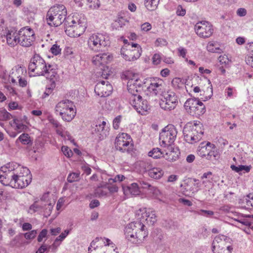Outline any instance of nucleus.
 <instances>
[{
    "mask_svg": "<svg viewBox=\"0 0 253 253\" xmlns=\"http://www.w3.org/2000/svg\"><path fill=\"white\" fill-rule=\"evenodd\" d=\"M127 90L130 94L129 103L139 114L143 115L150 109V107L146 99L142 98L141 92L143 90L142 82L137 75L128 79L127 84Z\"/></svg>",
    "mask_w": 253,
    "mask_h": 253,
    "instance_id": "obj_1",
    "label": "nucleus"
},
{
    "mask_svg": "<svg viewBox=\"0 0 253 253\" xmlns=\"http://www.w3.org/2000/svg\"><path fill=\"white\" fill-rule=\"evenodd\" d=\"M29 72L34 73L37 76H45L52 81L57 75L55 66L47 64L44 60L39 54H35L31 59L29 64Z\"/></svg>",
    "mask_w": 253,
    "mask_h": 253,
    "instance_id": "obj_2",
    "label": "nucleus"
},
{
    "mask_svg": "<svg viewBox=\"0 0 253 253\" xmlns=\"http://www.w3.org/2000/svg\"><path fill=\"white\" fill-rule=\"evenodd\" d=\"M65 32L70 37H77L82 35L86 28L84 18H79L75 15L72 18H67L64 23Z\"/></svg>",
    "mask_w": 253,
    "mask_h": 253,
    "instance_id": "obj_3",
    "label": "nucleus"
},
{
    "mask_svg": "<svg viewBox=\"0 0 253 253\" xmlns=\"http://www.w3.org/2000/svg\"><path fill=\"white\" fill-rule=\"evenodd\" d=\"M67 10L63 4H57L51 7L46 14L47 23L51 26L57 27L66 19Z\"/></svg>",
    "mask_w": 253,
    "mask_h": 253,
    "instance_id": "obj_4",
    "label": "nucleus"
},
{
    "mask_svg": "<svg viewBox=\"0 0 253 253\" xmlns=\"http://www.w3.org/2000/svg\"><path fill=\"white\" fill-rule=\"evenodd\" d=\"M144 225L139 221L131 222L125 228L126 239L133 244H139L146 235L143 233Z\"/></svg>",
    "mask_w": 253,
    "mask_h": 253,
    "instance_id": "obj_5",
    "label": "nucleus"
},
{
    "mask_svg": "<svg viewBox=\"0 0 253 253\" xmlns=\"http://www.w3.org/2000/svg\"><path fill=\"white\" fill-rule=\"evenodd\" d=\"M184 140L190 144L199 141L202 138L204 130L201 125L197 123H188L183 129Z\"/></svg>",
    "mask_w": 253,
    "mask_h": 253,
    "instance_id": "obj_6",
    "label": "nucleus"
},
{
    "mask_svg": "<svg viewBox=\"0 0 253 253\" xmlns=\"http://www.w3.org/2000/svg\"><path fill=\"white\" fill-rule=\"evenodd\" d=\"M109 38L106 34L97 33L91 35L87 41L89 48L94 51H104L105 48L110 45Z\"/></svg>",
    "mask_w": 253,
    "mask_h": 253,
    "instance_id": "obj_7",
    "label": "nucleus"
},
{
    "mask_svg": "<svg viewBox=\"0 0 253 253\" xmlns=\"http://www.w3.org/2000/svg\"><path fill=\"white\" fill-rule=\"evenodd\" d=\"M232 242V239L225 235H217L212 243V252L213 253H231L233 250L231 246Z\"/></svg>",
    "mask_w": 253,
    "mask_h": 253,
    "instance_id": "obj_8",
    "label": "nucleus"
},
{
    "mask_svg": "<svg viewBox=\"0 0 253 253\" xmlns=\"http://www.w3.org/2000/svg\"><path fill=\"white\" fill-rule=\"evenodd\" d=\"M18 165L11 163L7 164L0 169V182L5 186L11 187V183L14 181L16 176V171L18 170Z\"/></svg>",
    "mask_w": 253,
    "mask_h": 253,
    "instance_id": "obj_9",
    "label": "nucleus"
},
{
    "mask_svg": "<svg viewBox=\"0 0 253 253\" xmlns=\"http://www.w3.org/2000/svg\"><path fill=\"white\" fill-rule=\"evenodd\" d=\"M18 170L16 171V177L11 183L14 188L22 189L27 187L32 181V175L30 170L26 167H21L18 165Z\"/></svg>",
    "mask_w": 253,
    "mask_h": 253,
    "instance_id": "obj_10",
    "label": "nucleus"
},
{
    "mask_svg": "<svg viewBox=\"0 0 253 253\" xmlns=\"http://www.w3.org/2000/svg\"><path fill=\"white\" fill-rule=\"evenodd\" d=\"M184 107L188 113L197 118L206 112L205 106L198 98L188 99L185 102Z\"/></svg>",
    "mask_w": 253,
    "mask_h": 253,
    "instance_id": "obj_11",
    "label": "nucleus"
},
{
    "mask_svg": "<svg viewBox=\"0 0 253 253\" xmlns=\"http://www.w3.org/2000/svg\"><path fill=\"white\" fill-rule=\"evenodd\" d=\"M121 55L126 61H133L138 59L142 53V49L137 43L131 42L124 45L121 50Z\"/></svg>",
    "mask_w": 253,
    "mask_h": 253,
    "instance_id": "obj_12",
    "label": "nucleus"
},
{
    "mask_svg": "<svg viewBox=\"0 0 253 253\" xmlns=\"http://www.w3.org/2000/svg\"><path fill=\"white\" fill-rule=\"evenodd\" d=\"M177 133V130L174 126L169 125L166 126L159 135L161 145L165 147L170 146L175 140Z\"/></svg>",
    "mask_w": 253,
    "mask_h": 253,
    "instance_id": "obj_13",
    "label": "nucleus"
},
{
    "mask_svg": "<svg viewBox=\"0 0 253 253\" xmlns=\"http://www.w3.org/2000/svg\"><path fill=\"white\" fill-rule=\"evenodd\" d=\"M132 139L126 133L119 134L115 139V148L122 153H129L132 149Z\"/></svg>",
    "mask_w": 253,
    "mask_h": 253,
    "instance_id": "obj_14",
    "label": "nucleus"
},
{
    "mask_svg": "<svg viewBox=\"0 0 253 253\" xmlns=\"http://www.w3.org/2000/svg\"><path fill=\"white\" fill-rule=\"evenodd\" d=\"M34 31L27 27H24L19 31L18 43L24 47H29L35 41Z\"/></svg>",
    "mask_w": 253,
    "mask_h": 253,
    "instance_id": "obj_15",
    "label": "nucleus"
},
{
    "mask_svg": "<svg viewBox=\"0 0 253 253\" xmlns=\"http://www.w3.org/2000/svg\"><path fill=\"white\" fill-rule=\"evenodd\" d=\"M109 58L110 56L109 55L104 53L96 55L93 56L92 58L93 63L96 66H98L101 71V72H99V74H101L103 78L105 79L109 75V74H108L109 68L105 64L107 63Z\"/></svg>",
    "mask_w": 253,
    "mask_h": 253,
    "instance_id": "obj_16",
    "label": "nucleus"
},
{
    "mask_svg": "<svg viewBox=\"0 0 253 253\" xmlns=\"http://www.w3.org/2000/svg\"><path fill=\"white\" fill-rule=\"evenodd\" d=\"M194 29L196 34L203 38L211 37L213 33L212 25L206 21L197 22L195 25Z\"/></svg>",
    "mask_w": 253,
    "mask_h": 253,
    "instance_id": "obj_17",
    "label": "nucleus"
},
{
    "mask_svg": "<svg viewBox=\"0 0 253 253\" xmlns=\"http://www.w3.org/2000/svg\"><path fill=\"white\" fill-rule=\"evenodd\" d=\"M177 97L173 91H168L166 94L164 100H161L160 105L165 110H171L174 109L177 105Z\"/></svg>",
    "mask_w": 253,
    "mask_h": 253,
    "instance_id": "obj_18",
    "label": "nucleus"
},
{
    "mask_svg": "<svg viewBox=\"0 0 253 253\" xmlns=\"http://www.w3.org/2000/svg\"><path fill=\"white\" fill-rule=\"evenodd\" d=\"M113 90L112 85L106 81L98 82L94 87L95 93L100 97L109 96Z\"/></svg>",
    "mask_w": 253,
    "mask_h": 253,
    "instance_id": "obj_19",
    "label": "nucleus"
},
{
    "mask_svg": "<svg viewBox=\"0 0 253 253\" xmlns=\"http://www.w3.org/2000/svg\"><path fill=\"white\" fill-rule=\"evenodd\" d=\"M136 214L139 216L140 219H144L147 223L153 225L157 221V216L155 211L150 209L146 210L145 208L140 209L136 211Z\"/></svg>",
    "mask_w": 253,
    "mask_h": 253,
    "instance_id": "obj_20",
    "label": "nucleus"
},
{
    "mask_svg": "<svg viewBox=\"0 0 253 253\" xmlns=\"http://www.w3.org/2000/svg\"><path fill=\"white\" fill-rule=\"evenodd\" d=\"M147 89L150 93L155 95L162 94L164 90L162 81L159 79L151 80Z\"/></svg>",
    "mask_w": 253,
    "mask_h": 253,
    "instance_id": "obj_21",
    "label": "nucleus"
},
{
    "mask_svg": "<svg viewBox=\"0 0 253 253\" xmlns=\"http://www.w3.org/2000/svg\"><path fill=\"white\" fill-rule=\"evenodd\" d=\"M214 145L208 142L206 143L204 142L201 143L197 149V154L202 157H208L210 149H215Z\"/></svg>",
    "mask_w": 253,
    "mask_h": 253,
    "instance_id": "obj_22",
    "label": "nucleus"
},
{
    "mask_svg": "<svg viewBox=\"0 0 253 253\" xmlns=\"http://www.w3.org/2000/svg\"><path fill=\"white\" fill-rule=\"evenodd\" d=\"M7 43L11 47H14L19 42V32L15 30H8L6 34Z\"/></svg>",
    "mask_w": 253,
    "mask_h": 253,
    "instance_id": "obj_23",
    "label": "nucleus"
},
{
    "mask_svg": "<svg viewBox=\"0 0 253 253\" xmlns=\"http://www.w3.org/2000/svg\"><path fill=\"white\" fill-rule=\"evenodd\" d=\"M73 102L68 99H64L59 102L55 107V113L60 115L61 114H63L65 111L71 108L72 106Z\"/></svg>",
    "mask_w": 253,
    "mask_h": 253,
    "instance_id": "obj_24",
    "label": "nucleus"
},
{
    "mask_svg": "<svg viewBox=\"0 0 253 253\" xmlns=\"http://www.w3.org/2000/svg\"><path fill=\"white\" fill-rule=\"evenodd\" d=\"M124 193L126 196H137L139 195L140 191L136 183H133L130 185H123Z\"/></svg>",
    "mask_w": 253,
    "mask_h": 253,
    "instance_id": "obj_25",
    "label": "nucleus"
},
{
    "mask_svg": "<svg viewBox=\"0 0 253 253\" xmlns=\"http://www.w3.org/2000/svg\"><path fill=\"white\" fill-rule=\"evenodd\" d=\"M242 217H253V214L252 215L249 214L244 215L242 213L238 212V223L241 224L242 225H246L247 227L243 230L247 233L249 234L250 231V228L253 230V225L247 219H242Z\"/></svg>",
    "mask_w": 253,
    "mask_h": 253,
    "instance_id": "obj_26",
    "label": "nucleus"
},
{
    "mask_svg": "<svg viewBox=\"0 0 253 253\" xmlns=\"http://www.w3.org/2000/svg\"><path fill=\"white\" fill-rule=\"evenodd\" d=\"M239 203L240 204V208L242 209L248 210L253 208V193L247 195L243 199H240Z\"/></svg>",
    "mask_w": 253,
    "mask_h": 253,
    "instance_id": "obj_27",
    "label": "nucleus"
},
{
    "mask_svg": "<svg viewBox=\"0 0 253 253\" xmlns=\"http://www.w3.org/2000/svg\"><path fill=\"white\" fill-rule=\"evenodd\" d=\"M75 106L74 103L72 104V106L71 107V108H69V109L66 110L63 114H61L60 116L61 117L62 119L66 122H70L75 117L76 112L74 109Z\"/></svg>",
    "mask_w": 253,
    "mask_h": 253,
    "instance_id": "obj_28",
    "label": "nucleus"
},
{
    "mask_svg": "<svg viewBox=\"0 0 253 253\" xmlns=\"http://www.w3.org/2000/svg\"><path fill=\"white\" fill-rule=\"evenodd\" d=\"M10 126L16 131L20 132L27 128V126L24 125L21 121L14 117L13 120L9 122Z\"/></svg>",
    "mask_w": 253,
    "mask_h": 253,
    "instance_id": "obj_29",
    "label": "nucleus"
},
{
    "mask_svg": "<svg viewBox=\"0 0 253 253\" xmlns=\"http://www.w3.org/2000/svg\"><path fill=\"white\" fill-rule=\"evenodd\" d=\"M179 154L180 152L178 150H175L171 148L170 150L166 152L164 157L169 162H174L178 159Z\"/></svg>",
    "mask_w": 253,
    "mask_h": 253,
    "instance_id": "obj_30",
    "label": "nucleus"
},
{
    "mask_svg": "<svg viewBox=\"0 0 253 253\" xmlns=\"http://www.w3.org/2000/svg\"><path fill=\"white\" fill-rule=\"evenodd\" d=\"M148 173L150 177L156 179H160L164 174V171L161 168L155 167H152Z\"/></svg>",
    "mask_w": 253,
    "mask_h": 253,
    "instance_id": "obj_31",
    "label": "nucleus"
},
{
    "mask_svg": "<svg viewBox=\"0 0 253 253\" xmlns=\"http://www.w3.org/2000/svg\"><path fill=\"white\" fill-rule=\"evenodd\" d=\"M108 192L105 186V184H100L94 190V195L97 197L106 196Z\"/></svg>",
    "mask_w": 253,
    "mask_h": 253,
    "instance_id": "obj_32",
    "label": "nucleus"
},
{
    "mask_svg": "<svg viewBox=\"0 0 253 253\" xmlns=\"http://www.w3.org/2000/svg\"><path fill=\"white\" fill-rule=\"evenodd\" d=\"M106 125V122L103 121L101 124L96 125L95 126V131L102 137L106 136L108 133L107 128H106L105 127Z\"/></svg>",
    "mask_w": 253,
    "mask_h": 253,
    "instance_id": "obj_33",
    "label": "nucleus"
},
{
    "mask_svg": "<svg viewBox=\"0 0 253 253\" xmlns=\"http://www.w3.org/2000/svg\"><path fill=\"white\" fill-rule=\"evenodd\" d=\"M18 141H20L24 145H31L32 144V140L29 134L25 133H22L19 136L18 139L16 140V143H17Z\"/></svg>",
    "mask_w": 253,
    "mask_h": 253,
    "instance_id": "obj_34",
    "label": "nucleus"
},
{
    "mask_svg": "<svg viewBox=\"0 0 253 253\" xmlns=\"http://www.w3.org/2000/svg\"><path fill=\"white\" fill-rule=\"evenodd\" d=\"M190 183L193 184L197 188H199L201 186L199 180L196 178H191L187 182V185L185 186L186 187L185 188L187 191L189 190L190 191H192L193 193L197 192L198 191V189H197L196 190H194L193 188L192 189L191 187H189V184Z\"/></svg>",
    "mask_w": 253,
    "mask_h": 253,
    "instance_id": "obj_35",
    "label": "nucleus"
},
{
    "mask_svg": "<svg viewBox=\"0 0 253 253\" xmlns=\"http://www.w3.org/2000/svg\"><path fill=\"white\" fill-rule=\"evenodd\" d=\"M160 0H145V6L149 10H155L158 5Z\"/></svg>",
    "mask_w": 253,
    "mask_h": 253,
    "instance_id": "obj_36",
    "label": "nucleus"
},
{
    "mask_svg": "<svg viewBox=\"0 0 253 253\" xmlns=\"http://www.w3.org/2000/svg\"><path fill=\"white\" fill-rule=\"evenodd\" d=\"M207 48V50L211 52L220 53L221 51L217 42H210L208 43Z\"/></svg>",
    "mask_w": 253,
    "mask_h": 253,
    "instance_id": "obj_37",
    "label": "nucleus"
},
{
    "mask_svg": "<svg viewBox=\"0 0 253 253\" xmlns=\"http://www.w3.org/2000/svg\"><path fill=\"white\" fill-rule=\"evenodd\" d=\"M209 84L210 86L207 88L206 91H204L203 94H201V95L204 96V97H202L201 99L203 101H206L211 98L212 95V87L211 84V83L210 80H208Z\"/></svg>",
    "mask_w": 253,
    "mask_h": 253,
    "instance_id": "obj_38",
    "label": "nucleus"
},
{
    "mask_svg": "<svg viewBox=\"0 0 253 253\" xmlns=\"http://www.w3.org/2000/svg\"><path fill=\"white\" fill-rule=\"evenodd\" d=\"M149 156L153 157L154 159H159L164 157L163 153L161 151L160 149L156 148L153 149L149 152Z\"/></svg>",
    "mask_w": 253,
    "mask_h": 253,
    "instance_id": "obj_39",
    "label": "nucleus"
},
{
    "mask_svg": "<svg viewBox=\"0 0 253 253\" xmlns=\"http://www.w3.org/2000/svg\"><path fill=\"white\" fill-rule=\"evenodd\" d=\"M14 117L5 109L0 110V121H5L13 119Z\"/></svg>",
    "mask_w": 253,
    "mask_h": 253,
    "instance_id": "obj_40",
    "label": "nucleus"
},
{
    "mask_svg": "<svg viewBox=\"0 0 253 253\" xmlns=\"http://www.w3.org/2000/svg\"><path fill=\"white\" fill-rule=\"evenodd\" d=\"M85 4L88 5V7L92 9L98 8L100 6L99 0H85Z\"/></svg>",
    "mask_w": 253,
    "mask_h": 253,
    "instance_id": "obj_41",
    "label": "nucleus"
},
{
    "mask_svg": "<svg viewBox=\"0 0 253 253\" xmlns=\"http://www.w3.org/2000/svg\"><path fill=\"white\" fill-rule=\"evenodd\" d=\"M55 203V202L53 201V203L50 202L48 203L47 205L44 204V206L45 207L44 210V216L45 217L49 216L52 211L53 205Z\"/></svg>",
    "mask_w": 253,
    "mask_h": 253,
    "instance_id": "obj_42",
    "label": "nucleus"
},
{
    "mask_svg": "<svg viewBox=\"0 0 253 253\" xmlns=\"http://www.w3.org/2000/svg\"><path fill=\"white\" fill-rule=\"evenodd\" d=\"M140 167L145 171H149L150 169L153 167L151 162L149 160H146L144 161H142L140 163Z\"/></svg>",
    "mask_w": 253,
    "mask_h": 253,
    "instance_id": "obj_43",
    "label": "nucleus"
},
{
    "mask_svg": "<svg viewBox=\"0 0 253 253\" xmlns=\"http://www.w3.org/2000/svg\"><path fill=\"white\" fill-rule=\"evenodd\" d=\"M251 169V166L238 165V174L242 175L243 173H248Z\"/></svg>",
    "mask_w": 253,
    "mask_h": 253,
    "instance_id": "obj_44",
    "label": "nucleus"
},
{
    "mask_svg": "<svg viewBox=\"0 0 253 253\" xmlns=\"http://www.w3.org/2000/svg\"><path fill=\"white\" fill-rule=\"evenodd\" d=\"M109 184V180L108 182L104 184L106 188H107V191H109L111 193H114L117 192L118 191V187L116 184Z\"/></svg>",
    "mask_w": 253,
    "mask_h": 253,
    "instance_id": "obj_45",
    "label": "nucleus"
},
{
    "mask_svg": "<svg viewBox=\"0 0 253 253\" xmlns=\"http://www.w3.org/2000/svg\"><path fill=\"white\" fill-rule=\"evenodd\" d=\"M80 173L77 172H72L69 174L67 177V181L70 183L77 181L79 180Z\"/></svg>",
    "mask_w": 253,
    "mask_h": 253,
    "instance_id": "obj_46",
    "label": "nucleus"
},
{
    "mask_svg": "<svg viewBox=\"0 0 253 253\" xmlns=\"http://www.w3.org/2000/svg\"><path fill=\"white\" fill-rule=\"evenodd\" d=\"M142 188H149L151 190H153L154 193L156 195H158L160 193V191L157 188L151 186L150 184L147 182L143 181L141 183Z\"/></svg>",
    "mask_w": 253,
    "mask_h": 253,
    "instance_id": "obj_47",
    "label": "nucleus"
},
{
    "mask_svg": "<svg viewBox=\"0 0 253 253\" xmlns=\"http://www.w3.org/2000/svg\"><path fill=\"white\" fill-rule=\"evenodd\" d=\"M51 81L52 83L50 84V86L46 88L45 90L43 93V97L44 98L48 96L52 93L53 88L55 87V81H53V79Z\"/></svg>",
    "mask_w": 253,
    "mask_h": 253,
    "instance_id": "obj_48",
    "label": "nucleus"
},
{
    "mask_svg": "<svg viewBox=\"0 0 253 253\" xmlns=\"http://www.w3.org/2000/svg\"><path fill=\"white\" fill-rule=\"evenodd\" d=\"M37 233V230H33L30 232L24 233V236L27 240H32L35 238Z\"/></svg>",
    "mask_w": 253,
    "mask_h": 253,
    "instance_id": "obj_49",
    "label": "nucleus"
},
{
    "mask_svg": "<svg viewBox=\"0 0 253 253\" xmlns=\"http://www.w3.org/2000/svg\"><path fill=\"white\" fill-rule=\"evenodd\" d=\"M42 209H43V204H40L38 201L34 202L30 207V210H32L34 212Z\"/></svg>",
    "mask_w": 253,
    "mask_h": 253,
    "instance_id": "obj_50",
    "label": "nucleus"
},
{
    "mask_svg": "<svg viewBox=\"0 0 253 253\" xmlns=\"http://www.w3.org/2000/svg\"><path fill=\"white\" fill-rule=\"evenodd\" d=\"M125 179V177L123 175L118 174L116 175L115 178H109V184L114 183L117 181H122L123 180Z\"/></svg>",
    "mask_w": 253,
    "mask_h": 253,
    "instance_id": "obj_51",
    "label": "nucleus"
},
{
    "mask_svg": "<svg viewBox=\"0 0 253 253\" xmlns=\"http://www.w3.org/2000/svg\"><path fill=\"white\" fill-rule=\"evenodd\" d=\"M61 150L63 154L67 157L70 158L73 155L72 150L67 146H63L61 148Z\"/></svg>",
    "mask_w": 253,
    "mask_h": 253,
    "instance_id": "obj_52",
    "label": "nucleus"
},
{
    "mask_svg": "<svg viewBox=\"0 0 253 253\" xmlns=\"http://www.w3.org/2000/svg\"><path fill=\"white\" fill-rule=\"evenodd\" d=\"M172 86L175 88H179L182 85L181 80L179 78H175L171 81Z\"/></svg>",
    "mask_w": 253,
    "mask_h": 253,
    "instance_id": "obj_53",
    "label": "nucleus"
},
{
    "mask_svg": "<svg viewBox=\"0 0 253 253\" xmlns=\"http://www.w3.org/2000/svg\"><path fill=\"white\" fill-rule=\"evenodd\" d=\"M61 50V49L60 48L59 46L56 44H53L50 48L51 52L55 55L60 54Z\"/></svg>",
    "mask_w": 253,
    "mask_h": 253,
    "instance_id": "obj_54",
    "label": "nucleus"
},
{
    "mask_svg": "<svg viewBox=\"0 0 253 253\" xmlns=\"http://www.w3.org/2000/svg\"><path fill=\"white\" fill-rule=\"evenodd\" d=\"M218 157V153L214 151V149H210V153L208 157H206V159L208 160H212V158L214 159H216Z\"/></svg>",
    "mask_w": 253,
    "mask_h": 253,
    "instance_id": "obj_55",
    "label": "nucleus"
},
{
    "mask_svg": "<svg viewBox=\"0 0 253 253\" xmlns=\"http://www.w3.org/2000/svg\"><path fill=\"white\" fill-rule=\"evenodd\" d=\"M47 234V230L45 229H42L40 233L37 240L39 242H41L43 239L45 238Z\"/></svg>",
    "mask_w": 253,
    "mask_h": 253,
    "instance_id": "obj_56",
    "label": "nucleus"
},
{
    "mask_svg": "<svg viewBox=\"0 0 253 253\" xmlns=\"http://www.w3.org/2000/svg\"><path fill=\"white\" fill-rule=\"evenodd\" d=\"M218 60L220 64L227 65L229 63V60L226 55H220L218 57Z\"/></svg>",
    "mask_w": 253,
    "mask_h": 253,
    "instance_id": "obj_57",
    "label": "nucleus"
},
{
    "mask_svg": "<svg viewBox=\"0 0 253 253\" xmlns=\"http://www.w3.org/2000/svg\"><path fill=\"white\" fill-rule=\"evenodd\" d=\"M161 61V57L159 54H155L152 57V62L154 65H158Z\"/></svg>",
    "mask_w": 253,
    "mask_h": 253,
    "instance_id": "obj_58",
    "label": "nucleus"
},
{
    "mask_svg": "<svg viewBox=\"0 0 253 253\" xmlns=\"http://www.w3.org/2000/svg\"><path fill=\"white\" fill-rule=\"evenodd\" d=\"M213 212L211 211H207L204 210H201L199 212L198 214L201 215H204L206 216H210L213 215Z\"/></svg>",
    "mask_w": 253,
    "mask_h": 253,
    "instance_id": "obj_59",
    "label": "nucleus"
},
{
    "mask_svg": "<svg viewBox=\"0 0 253 253\" xmlns=\"http://www.w3.org/2000/svg\"><path fill=\"white\" fill-rule=\"evenodd\" d=\"M186 14V10L181 5H178L176 10V14L178 16H183Z\"/></svg>",
    "mask_w": 253,
    "mask_h": 253,
    "instance_id": "obj_60",
    "label": "nucleus"
},
{
    "mask_svg": "<svg viewBox=\"0 0 253 253\" xmlns=\"http://www.w3.org/2000/svg\"><path fill=\"white\" fill-rule=\"evenodd\" d=\"M121 117L119 116L115 118L113 121V127L115 129H118L119 127V125L121 122Z\"/></svg>",
    "mask_w": 253,
    "mask_h": 253,
    "instance_id": "obj_61",
    "label": "nucleus"
},
{
    "mask_svg": "<svg viewBox=\"0 0 253 253\" xmlns=\"http://www.w3.org/2000/svg\"><path fill=\"white\" fill-rule=\"evenodd\" d=\"M152 28L151 25L148 22L144 23L142 24L141 26V29L142 31L147 32L151 30Z\"/></svg>",
    "mask_w": 253,
    "mask_h": 253,
    "instance_id": "obj_62",
    "label": "nucleus"
},
{
    "mask_svg": "<svg viewBox=\"0 0 253 253\" xmlns=\"http://www.w3.org/2000/svg\"><path fill=\"white\" fill-rule=\"evenodd\" d=\"M60 243L61 242L59 241V239L57 238L54 241L53 244L51 246H49V249H51L52 251L54 252L57 248L59 246Z\"/></svg>",
    "mask_w": 253,
    "mask_h": 253,
    "instance_id": "obj_63",
    "label": "nucleus"
},
{
    "mask_svg": "<svg viewBox=\"0 0 253 253\" xmlns=\"http://www.w3.org/2000/svg\"><path fill=\"white\" fill-rule=\"evenodd\" d=\"M246 62L247 64L253 68V55L248 56L246 58Z\"/></svg>",
    "mask_w": 253,
    "mask_h": 253,
    "instance_id": "obj_64",
    "label": "nucleus"
}]
</instances>
